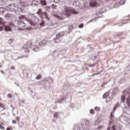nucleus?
<instances>
[{"mask_svg":"<svg viewBox=\"0 0 130 130\" xmlns=\"http://www.w3.org/2000/svg\"><path fill=\"white\" fill-rule=\"evenodd\" d=\"M18 30H25V29H27V25L22 20L17 21Z\"/></svg>","mask_w":130,"mask_h":130,"instance_id":"nucleus-1","label":"nucleus"},{"mask_svg":"<svg viewBox=\"0 0 130 130\" xmlns=\"http://www.w3.org/2000/svg\"><path fill=\"white\" fill-rule=\"evenodd\" d=\"M6 10L9 12H16L18 11V6L16 4H10L6 6Z\"/></svg>","mask_w":130,"mask_h":130,"instance_id":"nucleus-2","label":"nucleus"},{"mask_svg":"<svg viewBox=\"0 0 130 130\" xmlns=\"http://www.w3.org/2000/svg\"><path fill=\"white\" fill-rule=\"evenodd\" d=\"M110 91H108L107 92H106L104 95H103V98L105 99L107 98L106 100V102L108 103L109 102V101H111V100H112V94L110 96V93H109Z\"/></svg>","mask_w":130,"mask_h":130,"instance_id":"nucleus-3","label":"nucleus"},{"mask_svg":"<svg viewBox=\"0 0 130 130\" xmlns=\"http://www.w3.org/2000/svg\"><path fill=\"white\" fill-rule=\"evenodd\" d=\"M32 45V42L31 41H28L26 43V44H25L22 48H24V49H26V48H29L31 47V46Z\"/></svg>","mask_w":130,"mask_h":130,"instance_id":"nucleus-4","label":"nucleus"},{"mask_svg":"<svg viewBox=\"0 0 130 130\" xmlns=\"http://www.w3.org/2000/svg\"><path fill=\"white\" fill-rule=\"evenodd\" d=\"M57 27V23H54L53 25H49L47 29H50L51 30L52 29H54V28H56Z\"/></svg>","mask_w":130,"mask_h":130,"instance_id":"nucleus-5","label":"nucleus"},{"mask_svg":"<svg viewBox=\"0 0 130 130\" xmlns=\"http://www.w3.org/2000/svg\"><path fill=\"white\" fill-rule=\"evenodd\" d=\"M63 35H64V31H60L59 32H58L56 35V37L57 38L62 37V36H63Z\"/></svg>","mask_w":130,"mask_h":130,"instance_id":"nucleus-6","label":"nucleus"},{"mask_svg":"<svg viewBox=\"0 0 130 130\" xmlns=\"http://www.w3.org/2000/svg\"><path fill=\"white\" fill-rule=\"evenodd\" d=\"M101 123V118H98L94 122V125H98L99 124Z\"/></svg>","mask_w":130,"mask_h":130,"instance_id":"nucleus-7","label":"nucleus"},{"mask_svg":"<svg viewBox=\"0 0 130 130\" xmlns=\"http://www.w3.org/2000/svg\"><path fill=\"white\" fill-rule=\"evenodd\" d=\"M117 92H118V87H115L113 90L112 94H113V95H116V94H117Z\"/></svg>","mask_w":130,"mask_h":130,"instance_id":"nucleus-8","label":"nucleus"},{"mask_svg":"<svg viewBox=\"0 0 130 130\" xmlns=\"http://www.w3.org/2000/svg\"><path fill=\"white\" fill-rule=\"evenodd\" d=\"M89 6L90 7H96V6H97V3L96 2V1L90 2L89 3Z\"/></svg>","mask_w":130,"mask_h":130,"instance_id":"nucleus-9","label":"nucleus"},{"mask_svg":"<svg viewBox=\"0 0 130 130\" xmlns=\"http://www.w3.org/2000/svg\"><path fill=\"white\" fill-rule=\"evenodd\" d=\"M43 15L45 18L47 20V21H50V17L48 16V14L47 12H44Z\"/></svg>","mask_w":130,"mask_h":130,"instance_id":"nucleus-10","label":"nucleus"},{"mask_svg":"<svg viewBox=\"0 0 130 130\" xmlns=\"http://www.w3.org/2000/svg\"><path fill=\"white\" fill-rule=\"evenodd\" d=\"M32 3L34 6H39L40 5V2L37 0H32Z\"/></svg>","mask_w":130,"mask_h":130,"instance_id":"nucleus-11","label":"nucleus"},{"mask_svg":"<svg viewBox=\"0 0 130 130\" xmlns=\"http://www.w3.org/2000/svg\"><path fill=\"white\" fill-rule=\"evenodd\" d=\"M18 18L20 20H28V18L24 15H19Z\"/></svg>","mask_w":130,"mask_h":130,"instance_id":"nucleus-12","label":"nucleus"},{"mask_svg":"<svg viewBox=\"0 0 130 130\" xmlns=\"http://www.w3.org/2000/svg\"><path fill=\"white\" fill-rule=\"evenodd\" d=\"M46 43H47V41H46L45 40H43L40 41L39 44L42 46L43 45H45Z\"/></svg>","mask_w":130,"mask_h":130,"instance_id":"nucleus-13","label":"nucleus"},{"mask_svg":"<svg viewBox=\"0 0 130 130\" xmlns=\"http://www.w3.org/2000/svg\"><path fill=\"white\" fill-rule=\"evenodd\" d=\"M64 14L66 15L67 16H70V10H69L68 8L65 9L64 11Z\"/></svg>","mask_w":130,"mask_h":130,"instance_id":"nucleus-14","label":"nucleus"},{"mask_svg":"<svg viewBox=\"0 0 130 130\" xmlns=\"http://www.w3.org/2000/svg\"><path fill=\"white\" fill-rule=\"evenodd\" d=\"M5 18H6V20H10L11 19V14L6 13L5 15Z\"/></svg>","mask_w":130,"mask_h":130,"instance_id":"nucleus-15","label":"nucleus"},{"mask_svg":"<svg viewBox=\"0 0 130 130\" xmlns=\"http://www.w3.org/2000/svg\"><path fill=\"white\" fill-rule=\"evenodd\" d=\"M5 31H11L12 28L11 27H10V26H5Z\"/></svg>","mask_w":130,"mask_h":130,"instance_id":"nucleus-16","label":"nucleus"},{"mask_svg":"<svg viewBox=\"0 0 130 130\" xmlns=\"http://www.w3.org/2000/svg\"><path fill=\"white\" fill-rule=\"evenodd\" d=\"M40 4H41L42 6H46V5H47L46 1L43 0H41Z\"/></svg>","mask_w":130,"mask_h":130,"instance_id":"nucleus-17","label":"nucleus"},{"mask_svg":"<svg viewBox=\"0 0 130 130\" xmlns=\"http://www.w3.org/2000/svg\"><path fill=\"white\" fill-rule=\"evenodd\" d=\"M54 40L55 43H59V42H60V39L57 37L56 38L54 39Z\"/></svg>","mask_w":130,"mask_h":130,"instance_id":"nucleus-18","label":"nucleus"},{"mask_svg":"<svg viewBox=\"0 0 130 130\" xmlns=\"http://www.w3.org/2000/svg\"><path fill=\"white\" fill-rule=\"evenodd\" d=\"M18 125L19 127H23V126H24V122H22V121L19 122Z\"/></svg>","mask_w":130,"mask_h":130,"instance_id":"nucleus-19","label":"nucleus"},{"mask_svg":"<svg viewBox=\"0 0 130 130\" xmlns=\"http://www.w3.org/2000/svg\"><path fill=\"white\" fill-rule=\"evenodd\" d=\"M53 16L55 17V18H57L58 19V20H61V17L56 15V14H53Z\"/></svg>","mask_w":130,"mask_h":130,"instance_id":"nucleus-20","label":"nucleus"},{"mask_svg":"<svg viewBox=\"0 0 130 130\" xmlns=\"http://www.w3.org/2000/svg\"><path fill=\"white\" fill-rule=\"evenodd\" d=\"M6 9H4V8L0 7V13H5Z\"/></svg>","mask_w":130,"mask_h":130,"instance_id":"nucleus-21","label":"nucleus"},{"mask_svg":"<svg viewBox=\"0 0 130 130\" xmlns=\"http://www.w3.org/2000/svg\"><path fill=\"white\" fill-rule=\"evenodd\" d=\"M121 102H124V100H125V95H123L121 96Z\"/></svg>","mask_w":130,"mask_h":130,"instance_id":"nucleus-22","label":"nucleus"},{"mask_svg":"<svg viewBox=\"0 0 130 130\" xmlns=\"http://www.w3.org/2000/svg\"><path fill=\"white\" fill-rule=\"evenodd\" d=\"M63 99H59L58 101H56V102H55V103L56 104V103H61V101H63Z\"/></svg>","mask_w":130,"mask_h":130,"instance_id":"nucleus-23","label":"nucleus"},{"mask_svg":"<svg viewBox=\"0 0 130 130\" xmlns=\"http://www.w3.org/2000/svg\"><path fill=\"white\" fill-rule=\"evenodd\" d=\"M41 78H42V76H41V75H39L37 77H36V79L37 80H40V79H41Z\"/></svg>","mask_w":130,"mask_h":130,"instance_id":"nucleus-24","label":"nucleus"},{"mask_svg":"<svg viewBox=\"0 0 130 130\" xmlns=\"http://www.w3.org/2000/svg\"><path fill=\"white\" fill-rule=\"evenodd\" d=\"M85 124L86 125H88V124H90V121H89V120H85Z\"/></svg>","mask_w":130,"mask_h":130,"instance_id":"nucleus-25","label":"nucleus"},{"mask_svg":"<svg viewBox=\"0 0 130 130\" xmlns=\"http://www.w3.org/2000/svg\"><path fill=\"white\" fill-rule=\"evenodd\" d=\"M13 41H14V39H11L8 41V43H9V44H11L13 43Z\"/></svg>","mask_w":130,"mask_h":130,"instance_id":"nucleus-26","label":"nucleus"},{"mask_svg":"<svg viewBox=\"0 0 130 130\" xmlns=\"http://www.w3.org/2000/svg\"><path fill=\"white\" fill-rule=\"evenodd\" d=\"M95 110H96V111H98L99 112L100 111V108L98 107H96L94 108Z\"/></svg>","mask_w":130,"mask_h":130,"instance_id":"nucleus-27","label":"nucleus"},{"mask_svg":"<svg viewBox=\"0 0 130 130\" xmlns=\"http://www.w3.org/2000/svg\"><path fill=\"white\" fill-rule=\"evenodd\" d=\"M90 113L92 115L94 114L95 113V112H94V109L90 110Z\"/></svg>","mask_w":130,"mask_h":130,"instance_id":"nucleus-28","label":"nucleus"},{"mask_svg":"<svg viewBox=\"0 0 130 130\" xmlns=\"http://www.w3.org/2000/svg\"><path fill=\"white\" fill-rule=\"evenodd\" d=\"M44 24H45V22L43 20H42V22H41V23H40V26H43V25H44Z\"/></svg>","mask_w":130,"mask_h":130,"instance_id":"nucleus-29","label":"nucleus"},{"mask_svg":"<svg viewBox=\"0 0 130 130\" xmlns=\"http://www.w3.org/2000/svg\"><path fill=\"white\" fill-rule=\"evenodd\" d=\"M126 70L127 71V72L130 71V64L126 68Z\"/></svg>","mask_w":130,"mask_h":130,"instance_id":"nucleus-30","label":"nucleus"},{"mask_svg":"<svg viewBox=\"0 0 130 130\" xmlns=\"http://www.w3.org/2000/svg\"><path fill=\"white\" fill-rule=\"evenodd\" d=\"M54 117H55L56 118H58V113H56L54 115Z\"/></svg>","mask_w":130,"mask_h":130,"instance_id":"nucleus-31","label":"nucleus"},{"mask_svg":"<svg viewBox=\"0 0 130 130\" xmlns=\"http://www.w3.org/2000/svg\"><path fill=\"white\" fill-rule=\"evenodd\" d=\"M7 96H8V98H12V94L11 93H9L7 95Z\"/></svg>","mask_w":130,"mask_h":130,"instance_id":"nucleus-32","label":"nucleus"},{"mask_svg":"<svg viewBox=\"0 0 130 130\" xmlns=\"http://www.w3.org/2000/svg\"><path fill=\"white\" fill-rule=\"evenodd\" d=\"M83 27H84L83 24H81L80 25H79V28H83Z\"/></svg>","mask_w":130,"mask_h":130,"instance_id":"nucleus-33","label":"nucleus"},{"mask_svg":"<svg viewBox=\"0 0 130 130\" xmlns=\"http://www.w3.org/2000/svg\"><path fill=\"white\" fill-rule=\"evenodd\" d=\"M15 119L17 121H19V120H20V117L19 116H17L16 118H15Z\"/></svg>","mask_w":130,"mask_h":130,"instance_id":"nucleus-34","label":"nucleus"},{"mask_svg":"<svg viewBox=\"0 0 130 130\" xmlns=\"http://www.w3.org/2000/svg\"><path fill=\"white\" fill-rule=\"evenodd\" d=\"M102 127H103V126L102 125H100L98 127V129H101V128H102Z\"/></svg>","mask_w":130,"mask_h":130,"instance_id":"nucleus-35","label":"nucleus"},{"mask_svg":"<svg viewBox=\"0 0 130 130\" xmlns=\"http://www.w3.org/2000/svg\"><path fill=\"white\" fill-rule=\"evenodd\" d=\"M118 4L119 5V3H116L114 5V8H117V7H118V6H117Z\"/></svg>","mask_w":130,"mask_h":130,"instance_id":"nucleus-36","label":"nucleus"},{"mask_svg":"<svg viewBox=\"0 0 130 130\" xmlns=\"http://www.w3.org/2000/svg\"><path fill=\"white\" fill-rule=\"evenodd\" d=\"M0 128L1 129H5V127H4V126L0 125Z\"/></svg>","mask_w":130,"mask_h":130,"instance_id":"nucleus-37","label":"nucleus"},{"mask_svg":"<svg viewBox=\"0 0 130 130\" xmlns=\"http://www.w3.org/2000/svg\"><path fill=\"white\" fill-rule=\"evenodd\" d=\"M29 23L30 24V25L32 26H34V25H35V24L33 23L32 21H29Z\"/></svg>","mask_w":130,"mask_h":130,"instance_id":"nucleus-38","label":"nucleus"},{"mask_svg":"<svg viewBox=\"0 0 130 130\" xmlns=\"http://www.w3.org/2000/svg\"><path fill=\"white\" fill-rule=\"evenodd\" d=\"M22 57H28V55H26V56H20V57H19V58H22Z\"/></svg>","mask_w":130,"mask_h":130,"instance_id":"nucleus-39","label":"nucleus"},{"mask_svg":"<svg viewBox=\"0 0 130 130\" xmlns=\"http://www.w3.org/2000/svg\"><path fill=\"white\" fill-rule=\"evenodd\" d=\"M4 30V27L3 26H0V31H3Z\"/></svg>","mask_w":130,"mask_h":130,"instance_id":"nucleus-40","label":"nucleus"},{"mask_svg":"<svg viewBox=\"0 0 130 130\" xmlns=\"http://www.w3.org/2000/svg\"><path fill=\"white\" fill-rule=\"evenodd\" d=\"M3 4V0H0V6H2Z\"/></svg>","mask_w":130,"mask_h":130,"instance_id":"nucleus-41","label":"nucleus"},{"mask_svg":"<svg viewBox=\"0 0 130 130\" xmlns=\"http://www.w3.org/2000/svg\"><path fill=\"white\" fill-rule=\"evenodd\" d=\"M12 123H13V124L17 123V121H16V120H13Z\"/></svg>","mask_w":130,"mask_h":130,"instance_id":"nucleus-42","label":"nucleus"},{"mask_svg":"<svg viewBox=\"0 0 130 130\" xmlns=\"http://www.w3.org/2000/svg\"><path fill=\"white\" fill-rule=\"evenodd\" d=\"M60 0H54L55 3H58V2Z\"/></svg>","mask_w":130,"mask_h":130,"instance_id":"nucleus-43","label":"nucleus"},{"mask_svg":"<svg viewBox=\"0 0 130 130\" xmlns=\"http://www.w3.org/2000/svg\"><path fill=\"white\" fill-rule=\"evenodd\" d=\"M94 66H95V64H92L89 66V67H94Z\"/></svg>","mask_w":130,"mask_h":130,"instance_id":"nucleus-44","label":"nucleus"},{"mask_svg":"<svg viewBox=\"0 0 130 130\" xmlns=\"http://www.w3.org/2000/svg\"><path fill=\"white\" fill-rule=\"evenodd\" d=\"M25 52H26V53L28 52H30V51H29V50H26Z\"/></svg>","mask_w":130,"mask_h":130,"instance_id":"nucleus-45","label":"nucleus"},{"mask_svg":"<svg viewBox=\"0 0 130 130\" xmlns=\"http://www.w3.org/2000/svg\"><path fill=\"white\" fill-rule=\"evenodd\" d=\"M10 69H11V70H14V69H15V67H11L10 68Z\"/></svg>","mask_w":130,"mask_h":130,"instance_id":"nucleus-46","label":"nucleus"},{"mask_svg":"<svg viewBox=\"0 0 130 130\" xmlns=\"http://www.w3.org/2000/svg\"><path fill=\"white\" fill-rule=\"evenodd\" d=\"M0 107H2V108L4 107V106L2 105V103H0Z\"/></svg>","mask_w":130,"mask_h":130,"instance_id":"nucleus-47","label":"nucleus"},{"mask_svg":"<svg viewBox=\"0 0 130 130\" xmlns=\"http://www.w3.org/2000/svg\"><path fill=\"white\" fill-rule=\"evenodd\" d=\"M115 109H116V107H114V111H115Z\"/></svg>","mask_w":130,"mask_h":130,"instance_id":"nucleus-48","label":"nucleus"},{"mask_svg":"<svg viewBox=\"0 0 130 130\" xmlns=\"http://www.w3.org/2000/svg\"><path fill=\"white\" fill-rule=\"evenodd\" d=\"M7 130H11V128L8 127V128H7Z\"/></svg>","mask_w":130,"mask_h":130,"instance_id":"nucleus-49","label":"nucleus"},{"mask_svg":"<svg viewBox=\"0 0 130 130\" xmlns=\"http://www.w3.org/2000/svg\"><path fill=\"white\" fill-rule=\"evenodd\" d=\"M107 130H110V127L108 126Z\"/></svg>","mask_w":130,"mask_h":130,"instance_id":"nucleus-50","label":"nucleus"},{"mask_svg":"<svg viewBox=\"0 0 130 130\" xmlns=\"http://www.w3.org/2000/svg\"><path fill=\"white\" fill-rule=\"evenodd\" d=\"M80 130H85V129H84V128H82V127H81V128H80Z\"/></svg>","mask_w":130,"mask_h":130,"instance_id":"nucleus-51","label":"nucleus"},{"mask_svg":"<svg viewBox=\"0 0 130 130\" xmlns=\"http://www.w3.org/2000/svg\"><path fill=\"white\" fill-rule=\"evenodd\" d=\"M37 14H38V15H39V11H38V12H37Z\"/></svg>","mask_w":130,"mask_h":130,"instance_id":"nucleus-52","label":"nucleus"},{"mask_svg":"<svg viewBox=\"0 0 130 130\" xmlns=\"http://www.w3.org/2000/svg\"><path fill=\"white\" fill-rule=\"evenodd\" d=\"M40 11H41V9H39V10H38L39 13V12H40Z\"/></svg>","mask_w":130,"mask_h":130,"instance_id":"nucleus-53","label":"nucleus"},{"mask_svg":"<svg viewBox=\"0 0 130 130\" xmlns=\"http://www.w3.org/2000/svg\"><path fill=\"white\" fill-rule=\"evenodd\" d=\"M74 14H78V12H74Z\"/></svg>","mask_w":130,"mask_h":130,"instance_id":"nucleus-54","label":"nucleus"},{"mask_svg":"<svg viewBox=\"0 0 130 130\" xmlns=\"http://www.w3.org/2000/svg\"><path fill=\"white\" fill-rule=\"evenodd\" d=\"M34 50L35 51H36V49L34 48Z\"/></svg>","mask_w":130,"mask_h":130,"instance_id":"nucleus-55","label":"nucleus"},{"mask_svg":"<svg viewBox=\"0 0 130 130\" xmlns=\"http://www.w3.org/2000/svg\"><path fill=\"white\" fill-rule=\"evenodd\" d=\"M1 73H3V74H4V72L3 71H1Z\"/></svg>","mask_w":130,"mask_h":130,"instance_id":"nucleus-56","label":"nucleus"},{"mask_svg":"<svg viewBox=\"0 0 130 130\" xmlns=\"http://www.w3.org/2000/svg\"><path fill=\"white\" fill-rule=\"evenodd\" d=\"M121 5H124V2H123V4H122Z\"/></svg>","mask_w":130,"mask_h":130,"instance_id":"nucleus-57","label":"nucleus"},{"mask_svg":"<svg viewBox=\"0 0 130 130\" xmlns=\"http://www.w3.org/2000/svg\"><path fill=\"white\" fill-rule=\"evenodd\" d=\"M102 86H105V83H104Z\"/></svg>","mask_w":130,"mask_h":130,"instance_id":"nucleus-58","label":"nucleus"},{"mask_svg":"<svg viewBox=\"0 0 130 130\" xmlns=\"http://www.w3.org/2000/svg\"><path fill=\"white\" fill-rule=\"evenodd\" d=\"M13 109H14V110H15V107H12Z\"/></svg>","mask_w":130,"mask_h":130,"instance_id":"nucleus-59","label":"nucleus"},{"mask_svg":"<svg viewBox=\"0 0 130 130\" xmlns=\"http://www.w3.org/2000/svg\"><path fill=\"white\" fill-rule=\"evenodd\" d=\"M95 75H99V73H96Z\"/></svg>","mask_w":130,"mask_h":130,"instance_id":"nucleus-60","label":"nucleus"},{"mask_svg":"<svg viewBox=\"0 0 130 130\" xmlns=\"http://www.w3.org/2000/svg\"><path fill=\"white\" fill-rule=\"evenodd\" d=\"M92 20H90V21L88 22V23H90V22H91Z\"/></svg>","mask_w":130,"mask_h":130,"instance_id":"nucleus-61","label":"nucleus"},{"mask_svg":"<svg viewBox=\"0 0 130 130\" xmlns=\"http://www.w3.org/2000/svg\"><path fill=\"white\" fill-rule=\"evenodd\" d=\"M1 67H2V65H1V63H0V68H1Z\"/></svg>","mask_w":130,"mask_h":130,"instance_id":"nucleus-62","label":"nucleus"},{"mask_svg":"<svg viewBox=\"0 0 130 130\" xmlns=\"http://www.w3.org/2000/svg\"><path fill=\"white\" fill-rule=\"evenodd\" d=\"M123 92H125V91H123Z\"/></svg>","mask_w":130,"mask_h":130,"instance_id":"nucleus-63","label":"nucleus"},{"mask_svg":"<svg viewBox=\"0 0 130 130\" xmlns=\"http://www.w3.org/2000/svg\"><path fill=\"white\" fill-rule=\"evenodd\" d=\"M10 1H12V0H10Z\"/></svg>","mask_w":130,"mask_h":130,"instance_id":"nucleus-64","label":"nucleus"}]
</instances>
